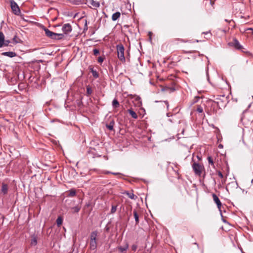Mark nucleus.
I'll use <instances>...</instances> for the list:
<instances>
[{
	"label": "nucleus",
	"instance_id": "obj_1",
	"mask_svg": "<svg viewBox=\"0 0 253 253\" xmlns=\"http://www.w3.org/2000/svg\"><path fill=\"white\" fill-rule=\"evenodd\" d=\"M116 48L118 58L122 62H125L126 59L124 55L125 48L124 45L122 43L118 44L116 46Z\"/></svg>",
	"mask_w": 253,
	"mask_h": 253
},
{
	"label": "nucleus",
	"instance_id": "obj_2",
	"mask_svg": "<svg viewBox=\"0 0 253 253\" xmlns=\"http://www.w3.org/2000/svg\"><path fill=\"white\" fill-rule=\"evenodd\" d=\"M192 167L195 174L197 175L200 176L203 170L204 169V167L203 165L196 162H194Z\"/></svg>",
	"mask_w": 253,
	"mask_h": 253
},
{
	"label": "nucleus",
	"instance_id": "obj_3",
	"mask_svg": "<svg viewBox=\"0 0 253 253\" xmlns=\"http://www.w3.org/2000/svg\"><path fill=\"white\" fill-rule=\"evenodd\" d=\"M212 196L213 200L214 202L216 204L217 208L220 212L221 216L223 217V215L222 214V211L221 210V208L222 206L221 202H220L219 199L218 198V197L217 196V195L215 194L212 193Z\"/></svg>",
	"mask_w": 253,
	"mask_h": 253
},
{
	"label": "nucleus",
	"instance_id": "obj_4",
	"mask_svg": "<svg viewBox=\"0 0 253 253\" xmlns=\"http://www.w3.org/2000/svg\"><path fill=\"white\" fill-rule=\"evenodd\" d=\"M11 7L13 12L15 15H19L20 13V10L18 4L15 1H11Z\"/></svg>",
	"mask_w": 253,
	"mask_h": 253
},
{
	"label": "nucleus",
	"instance_id": "obj_5",
	"mask_svg": "<svg viewBox=\"0 0 253 253\" xmlns=\"http://www.w3.org/2000/svg\"><path fill=\"white\" fill-rule=\"evenodd\" d=\"M229 44L238 50H241L243 48L242 46L240 44L239 41L236 39H234L233 41L229 43Z\"/></svg>",
	"mask_w": 253,
	"mask_h": 253
},
{
	"label": "nucleus",
	"instance_id": "obj_6",
	"mask_svg": "<svg viewBox=\"0 0 253 253\" xmlns=\"http://www.w3.org/2000/svg\"><path fill=\"white\" fill-rule=\"evenodd\" d=\"M62 30L65 34H67L72 31V28L69 23H67L63 25Z\"/></svg>",
	"mask_w": 253,
	"mask_h": 253
},
{
	"label": "nucleus",
	"instance_id": "obj_7",
	"mask_svg": "<svg viewBox=\"0 0 253 253\" xmlns=\"http://www.w3.org/2000/svg\"><path fill=\"white\" fill-rule=\"evenodd\" d=\"M214 102L217 104L219 109H221L222 107H224L225 106V101L221 99V97L216 98L215 100L214 101Z\"/></svg>",
	"mask_w": 253,
	"mask_h": 253
},
{
	"label": "nucleus",
	"instance_id": "obj_8",
	"mask_svg": "<svg viewBox=\"0 0 253 253\" xmlns=\"http://www.w3.org/2000/svg\"><path fill=\"white\" fill-rule=\"evenodd\" d=\"M45 33L46 36L52 39H56V34L55 33H54L53 32L50 31L48 29H44Z\"/></svg>",
	"mask_w": 253,
	"mask_h": 253
},
{
	"label": "nucleus",
	"instance_id": "obj_9",
	"mask_svg": "<svg viewBox=\"0 0 253 253\" xmlns=\"http://www.w3.org/2000/svg\"><path fill=\"white\" fill-rule=\"evenodd\" d=\"M1 192L3 194L5 195L7 193L8 190V185L4 182L1 184Z\"/></svg>",
	"mask_w": 253,
	"mask_h": 253
},
{
	"label": "nucleus",
	"instance_id": "obj_10",
	"mask_svg": "<svg viewBox=\"0 0 253 253\" xmlns=\"http://www.w3.org/2000/svg\"><path fill=\"white\" fill-rule=\"evenodd\" d=\"M128 248V244L126 241L125 244L123 246H119L118 249L119 251L121 253H123L125 251H126Z\"/></svg>",
	"mask_w": 253,
	"mask_h": 253
},
{
	"label": "nucleus",
	"instance_id": "obj_11",
	"mask_svg": "<svg viewBox=\"0 0 253 253\" xmlns=\"http://www.w3.org/2000/svg\"><path fill=\"white\" fill-rule=\"evenodd\" d=\"M1 55L3 56H6L12 58L15 57L16 56V53L13 51H7L2 52L1 53Z\"/></svg>",
	"mask_w": 253,
	"mask_h": 253
},
{
	"label": "nucleus",
	"instance_id": "obj_12",
	"mask_svg": "<svg viewBox=\"0 0 253 253\" xmlns=\"http://www.w3.org/2000/svg\"><path fill=\"white\" fill-rule=\"evenodd\" d=\"M115 125V122L114 120H112L110 122L109 124H106V127L109 130H113L114 129V126Z\"/></svg>",
	"mask_w": 253,
	"mask_h": 253
},
{
	"label": "nucleus",
	"instance_id": "obj_13",
	"mask_svg": "<svg viewBox=\"0 0 253 253\" xmlns=\"http://www.w3.org/2000/svg\"><path fill=\"white\" fill-rule=\"evenodd\" d=\"M98 232L97 231L92 232L90 235V241H96Z\"/></svg>",
	"mask_w": 253,
	"mask_h": 253
},
{
	"label": "nucleus",
	"instance_id": "obj_14",
	"mask_svg": "<svg viewBox=\"0 0 253 253\" xmlns=\"http://www.w3.org/2000/svg\"><path fill=\"white\" fill-rule=\"evenodd\" d=\"M97 248L96 241H90V248L92 250H94Z\"/></svg>",
	"mask_w": 253,
	"mask_h": 253
},
{
	"label": "nucleus",
	"instance_id": "obj_15",
	"mask_svg": "<svg viewBox=\"0 0 253 253\" xmlns=\"http://www.w3.org/2000/svg\"><path fill=\"white\" fill-rule=\"evenodd\" d=\"M121 15V13L120 12H116L114 13L112 16V19L113 21H116Z\"/></svg>",
	"mask_w": 253,
	"mask_h": 253
},
{
	"label": "nucleus",
	"instance_id": "obj_16",
	"mask_svg": "<svg viewBox=\"0 0 253 253\" xmlns=\"http://www.w3.org/2000/svg\"><path fill=\"white\" fill-rule=\"evenodd\" d=\"M90 3L95 8H97L100 6V3L94 0H90Z\"/></svg>",
	"mask_w": 253,
	"mask_h": 253
},
{
	"label": "nucleus",
	"instance_id": "obj_17",
	"mask_svg": "<svg viewBox=\"0 0 253 253\" xmlns=\"http://www.w3.org/2000/svg\"><path fill=\"white\" fill-rule=\"evenodd\" d=\"M127 111L133 118L135 119H137L138 116L134 111L132 109H128Z\"/></svg>",
	"mask_w": 253,
	"mask_h": 253
},
{
	"label": "nucleus",
	"instance_id": "obj_18",
	"mask_svg": "<svg viewBox=\"0 0 253 253\" xmlns=\"http://www.w3.org/2000/svg\"><path fill=\"white\" fill-rule=\"evenodd\" d=\"M125 193L131 199L135 200L137 198V197L135 196L132 192L126 191Z\"/></svg>",
	"mask_w": 253,
	"mask_h": 253
},
{
	"label": "nucleus",
	"instance_id": "obj_19",
	"mask_svg": "<svg viewBox=\"0 0 253 253\" xmlns=\"http://www.w3.org/2000/svg\"><path fill=\"white\" fill-rule=\"evenodd\" d=\"M119 105H120L119 102L116 98H115L112 101V106H113V108H118L119 107Z\"/></svg>",
	"mask_w": 253,
	"mask_h": 253
},
{
	"label": "nucleus",
	"instance_id": "obj_20",
	"mask_svg": "<svg viewBox=\"0 0 253 253\" xmlns=\"http://www.w3.org/2000/svg\"><path fill=\"white\" fill-rule=\"evenodd\" d=\"M133 215L136 224H137L139 223V216L136 210L133 211Z\"/></svg>",
	"mask_w": 253,
	"mask_h": 253
},
{
	"label": "nucleus",
	"instance_id": "obj_21",
	"mask_svg": "<svg viewBox=\"0 0 253 253\" xmlns=\"http://www.w3.org/2000/svg\"><path fill=\"white\" fill-rule=\"evenodd\" d=\"M63 222V218L61 216L58 217L56 219V223L58 227L60 226Z\"/></svg>",
	"mask_w": 253,
	"mask_h": 253
},
{
	"label": "nucleus",
	"instance_id": "obj_22",
	"mask_svg": "<svg viewBox=\"0 0 253 253\" xmlns=\"http://www.w3.org/2000/svg\"><path fill=\"white\" fill-rule=\"evenodd\" d=\"M91 72L92 76H93L94 78H98L99 74L96 70H94L93 69H91Z\"/></svg>",
	"mask_w": 253,
	"mask_h": 253
},
{
	"label": "nucleus",
	"instance_id": "obj_23",
	"mask_svg": "<svg viewBox=\"0 0 253 253\" xmlns=\"http://www.w3.org/2000/svg\"><path fill=\"white\" fill-rule=\"evenodd\" d=\"M76 195V191L75 190L71 189L69 191L68 196L70 197H73Z\"/></svg>",
	"mask_w": 253,
	"mask_h": 253
},
{
	"label": "nucleus",
	"instance_id": "obj_24",
	"mask_svg": "<svg viewBox=\"0 0 253 253\" xmlns=\"http://www.w3.org/2000/svg\"><path fill=\"white\" fill-rule=\"evenodd\" d=\"M37 244V240L36 237H33L31 239V244L33 246H36Z\"/></svg>",
	"mask_w": 253,
	"mask_h": 253
},
{
	"label": "nucleus",
	"instance_id": "obj_25",
	"mask_svg": "<svg viewBox=\"0 0 253 253\" xmlns=\"http://www.w3.org/2000/svg\"><path fill=\"white\" fill-rule=\"evenodd\" d=\"M64 37V34H56V40H61Z\"/></svg>",
	"mask_w": 253,
	"mask_h": 253
},
{
	"label": "nucleus",
	"instance_id": "obj_26",
	"mask_svg": "<svg viewBox=\"0 0 253 253\" xmlns=\"http://www.w3.org/2000/svg\"><path fill=\"white\" fill-rule=\"evenodd\" d=\"M117 208V206L112 205V208H111V213H115L116 211Z\"/></svg>",
	"mask_w": 253,
	"mask_h": 253
},
{
	"label": "nucleus",
	"instance_id": "obj_27",
	"mask_svg": "<svg viewBox=\"0 0 253 253\" xmlns=\"http://www.w3.org/2000/svg\"><path fill=\"white\" fill-rule=\"evenodd\" d=\"M208 162H209V164H211L212 166L214 165L212 158L211 157L209 156L208 157Z\"/></svg>",
	"mask_w": 253,
	"mask_h": 253
},
{
	"label": "nucleus",
	"instance_id": "obj_28",
	"mask_svg": "<svg viewBox=\"0 0 253 253\" xmlns=\"http://www.w3.org/2000/svg\"><path fill=\"white\" fill-rule=\"evenodd\" d=\"M92 93V89L91 88L89 87V86H87V88H86V94L87 95H90Z\"/></svg>",
	"mask_w": 253,
	"mask_h": 253
},
{
	"label": "nucleus",
	"instance_id": "obj_29",
	"mask_svg": "<svg viewBox=\"0 0 253 253\" xmlns=\"http://www.w3.org/2000/svg\"><path fill=\"white\" fill-rule=\"evenodd\" d=\"M12 40L14 43H19V41H20V40L18 38H17V37L16 36H14V37L13 38Z\"/></svg>",
	"mask_w": 253,
	"mask_h": 253
},
{
	"label": "nucleus",
	"instance_id": "obj_30",
	"mask_svg": "<svg viewBox=\"0 0 253 253\" xmlns=\"http://www.w3.org/2000/svg\"><path fill=\"white\" fill-rule=\"evenodd\" d=\"M76 103L79 107H81V106L83 105V102L81 100V99L76 100Z\"/></svg>",
	"mask_w": 253,
	"mask_h": 253
},
{
	"label": "nucleus",
	"instance_id": "obj_31",
	"mask_svg": "<svg viewBox=\"0 0 253 253\" xmlns=\"http://www.w3.org/2000/svg\"><path fill=\"white\" fill-rule=\"evenodd\" d=\"M10 43V41L9 40H5L4 41L3 46H8V44Z\"/></svg>",
	"mask_w": 253,
	"mask_h": 253
},
{
	"label": "nucleus",
	"instance_id": "obj_32",
	"mask_svg": "<svg viewBox=\"0 0 253 253\" xmlns=\"http://www.w3.org/2000/svg\"><path fill=\"white\" fill-rule=\"evenodd\" d=\"M93 54L95 55H97L99 53V51L98 49L95 48L93 50Z\"/></svg>",
	"mask_w": 253,
	"mask_h": 253
},
{
	"label": "nucleus",
	"instance_id": "obj_33",
	"mask_svg": "<svg viewBox=\"0 0 253 253\" xmlns=\"http://www.w3.org/2000/svg\"><path fill=\"white\" fill-rule=\"evenodd\" d=\"M104 60V57L100 56L98 58V62L99 63H101L102 62H103Z\"/></svg>",
	"mask_w": 253,
	"mask_h": 253
},
{
	"label": "nucleus",
	"instance_id": "obj_34",
	"mask_svg": "<svg viewBox=\"0 0 253 253\" xmlns=\"http://www.w3.org/2000/svg\"><path fill=\"white\" fill-rule=\"evenodd\" d=\"M197 111L199 113H202L203 111V109L201 106H199L197 109Z\"/></svg>",
	"mask_w": 253,
	"mask_h": 253
},
{
	"label": "nucleus",
	"instance_id": "obj_35",
	"mask_svg": "<svg viewBox=\"0 0 253 253\" xmlns=\"http://www.w3.org/2000/svg\"><path fill=\"white\" fill-rule=\"evenodd\" d=\"M137 246L136 245H135V244H133L131 246V249L133 251H135L136 250V249H137Z\"/></svg>",
	"mask_w": 253,
	"mask_h": 253
},
{
	"label": "nucleus",
	"instance_id": "obj_36",
	"mask_svg": "<svg viewBox=\"0 0 253 253\" xmlns=\"http://www.w3.org/2000/svg\"><path fill=\"white\" fill-rule=\"evenodd\" d=\"M73 209L74 210V211L76 212H78L80 210V208L78 207H75Z\"/></svg>",
	"mask_w": 253,
	"mask_h": 253
},
{
	"label": "nucleus",
	"instance_id": "obj_37",
	"mask_svg": "<svg viewBox=\"0 0 253 253\" xmlns=\"http://www.w3.org/2000/svg\"><path fill=\"white\" fill-rule=\"evenodd\" d=\"M217 174L221 178H222L223 177V175L222 172L220 171H217Z\"/></svg>",
	"mask_w": 253,
	"mask_h": 253
},
{
	"label": "nucleus",
	"instance_id": "obj_38",
	"mask_svg": "<svg viewBox=\"0 0 253 253\" xmlns=\"http://www.w3.org/2000/svg\"><path fill=\"white\" fill-rule=\"evenodd\" d=\"M87 21H85V23L84 24V30H87Z\"/></svg>",
	"mask_w": 253,
	"mask_h": 253
},
{
	"label": "nucleus",
	"instance_id": "obj_39",
	"mask_svg": "<svg viewBox=\"0 0 253 253\" xmlns=\"http://www.w3.org/2000/svg\"><path fill=\"white\" fill-rule=\"evenodd\" d=\"M209 33H210V31L206 32H203L202 34H208Z\"/></svg>",
	"mask_w": 253,
	"mask_h": 253
},
{
	"label": "nucleus",
	"instance_id": "obj_40",
	"mask_svg": "<svg viewBox=\"0 0 253 253\" xmlns=\"http://www.w3.org/2000/svg\"><path fill=\"white\" fill-rule=\"evenodd\" d=\"M74 3L75 4H78L79 3V2L78 1H76L75 2H74Z\"/></svg>",
	"mask_w": 253,
	"mask_h": 253
},
{
	"label": "nucleus",
	"instance_id": "obj_41",
	"mask_svg": "<svg viewBox=\"0 0 253 253\" xmlns=\"http://www.w3.org/2000/svg\"><path fill=\"white\" fill-rule=\"evenodd\" d=\"M112 173L114 175H117V174H119V173H114V172H112Z\"/></svg>",
	"mask_w": 253,
	"mask_h": 253
},
{
	"label": "nucleus",
	"instance_id": "obj_42",
	"mask_svg": "<svg viewBox=\"0 0 253 253\" xmlns=\"http://www.w3.org/2000/svg\"><path fill=\"white\" fill-rule=\"evenodd\" d=\"M247 30H253V29L252 28H248Z\"/></svg>",
	"mask_w": 253,
	"mask_h": 253
},
{
	"label": "nucleus",
	"instance_id": "obj_43",
	"mask_svg": "<svg viewBox=\"0 0 253 253\" xmlns=\"http://www.w3.org/2000/svg\"><path fill=\"white\" fill-rule=\"evenodd\" d=\"M165 103L168 105V106H169V104H168V102L167 101H165Z\"/></svg>",
	"mask_w": 253,
	"mask_h": 253
},
{
	"label": "nucleus",
	"instance_id": "obj_44",
	"mask_svg": "<svg viewBox=\"0 0 253 253\" xmlns=\"http://www.w3.org/2000/svg\"><path fill=\"white\" fill-rule=\"evenodd\" d=\"M209 3L211 5L212 4V1L211 0H210Z\"/></svg>",
	"mask_w": 253,
	"mask_h": 253
},
{
	"label": "nucleus",
	"instance_id": "obj_45",
	"mask_svg": "<svg viewBox=\"0 0 253 253\" xmlns=\"http://www.w3.org/2000/svg\"><path fill=\"white\" fill-rule=\"evenodd\" d=\"M225 21L227 22H230V21L228 20L227 19H225Z\"/></svg>",
	"mask_w": 253,
	"mask_h": 253
},
{
	"label": "nucleus",
	"instance_id": "obj_46",
	"mask_svg": "<svg viewBox=\"0 0 253 253\" xmlns=\"http://www.w3.org/2000/svg\"><path fill=\"white\" fill-rule=\"evenodd\" d=\"M222 98H223L224 99H226V98H225V96H224V95L222 96Z\"/></svg>",
	"mask_w": 253,
	"mask_h": 253
},
{
	"label": "nucleus",
	"instance_id": "obj_47",
	"mask_svg": "<svg viewBox=\"0 0 253 253\" xmlns=\"http://www.w3.org/2000/svg\"><path fill=\"white\" fill-rule=\"evenodd\" d=\"M197 158H198V159L199 160H200V157H199L198 156H197Z\"/></svg>",
	"mask_w": 253,
	"mask_h": 253
},
{
	"label": "nucleus",
	"instance_id": "obj_48",
	"mask_svg": "<svg viewBox=\"0 0 253 253\" xmlns=\"http://www.w3.org/2000/svg\"><path fill=\"white\" fill-rule=\"evenodd\" d=\"M250 55H251L252 56H253V55L252 54V53H249Z\"/></svg>",
	"mask_w": 253,
	"mask_h": 253
},
{
	"label": "nucleus",
	"instance_id": "obj_49",
	"mask_svg": "<svg viewBox=\"0 0 253 253\" xmlns=\"http://www.w3.org/2000/svg\"><path fill=\"white\" fill-rule=\"evenodd\" d=\"M195 244L197 245V246H198V245L196 243H195Z\"/></svg>",
	"mask_w": 253,
	"mask_h": 253
}]
</instances>
